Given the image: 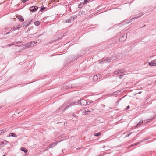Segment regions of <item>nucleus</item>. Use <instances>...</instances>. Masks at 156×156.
I'll list each match as a JSON object with an SVG mask.
<instances>
[{
  "label": "nucleus",
  "mask_w": 156,
  "mask_h": 156,
  "mask_svg": "<svg viewBox=\"0 0 156 156\" xmlns=\"http://www.w3.org/2000/svg\"><path fill=\"white\" fill-rule=\"evenodd\" d=\"M78 105H80L82 106H84L87 104V102L84 100H81L80 101H78L77 102Z\"/></svg>",
  "instance_id": "1"
},
{
  "label": "nucleus",
  "mask_w": 156,
  "mask_h": 156,
  "mask_svg": "<svg viewBox=\"0 0 156 156\" xmlns=\"http://www.w3.org/2000/svg\"><path fill=\"white\" fill-rule=\"evenodd\" d=\"M76 17H77L75 16H72L70 17L68 20H66V23H68L73 21Z\"/></svg>",
  "instance_id": "2"
},
{
  "label": "nucleus",
  "mask_w": 156,
  "mask_h": 156,
  "mask_svg": "<svg viewBox=\"0 0 156 156\" xmlns=\"http://www.w3.org/2000/svg\"><path fill=\"white\" fill-rule=\"evenodd\" d=\"M37 6H33L30 8V12H34L38 9Z\"/></svg>",
  "instance_id": "3"
},
{
  "label": "nucleus",
  "mask_w": 156,
  "mask_h": 156,
  "mask_svg": "<svg viewBox=\"0 0 156 156\" xmlns=\"http://www.w3.org/2000/svg\"><path fill=\"white\" fill-rule=\"evenodd\" d=\"M149 65L151 66H155L156 65V60L152 61L151 62L149 63Z\"/></svg>",
  "instance_id": "4"
},
{
  "label": "nucleus",
  "mask_w": 156,
  "mask_h": 156,
  "mask_svg": "<svg viewBox=\"0 0 156 156\" xmlns=\"http://www.w3.org/2000/svg\"><path fill=\"white\" fill-rule=\"evenodd\" d=\"M111 59H110L109 58H107L106 60H103L101 61L100 63L101 64L103 63H109L111 62Z\"/></svg>",
  "instance_id": "5"
},
{
  "label": "nucleus",
  "mask_w": 156,
  "mask_h": 156,
  "mask_svg": "<svg viewBox=\"0 0 156 156\" xmlns=\"http://www.w3.org/2000/svg\"><path fill=\"white\" fill-rule=\"evenodd\" d=\"M31 22V21L30 22L29 21H25V22L23 23V27H26L27 25H28V24H29Z\"/></svg>",
  "instance_id": "6"
},
{
  "label": "nucleus",
  "mask_w": 156,
  "mask_h": 156,
  "mask_svg": "<svg viewBox=\"0 0 156 156\" xmlns=\"http://www.w3.org/2000/svg\"><path fill=\"white\" fill-rule=\"evenodd\" d=\"M58 142H59V141H58L57 142H54L51 144L50 145V147H51L52 148H53L57 145V143Z\"/></svg>",
  "instance_id": "7"
},
{
  "label": "nucleus",
  "mask_w": 156,
  "mask_h": 156,
  "mask_svg": "<svg viewBox=\"0 0 156 156\" xmlns=\"http://www.w3.org/2000/svg\"><path fill=\"white\" fill-rule=\"evenodd\" d=\"M21 26L20 25H18V27H13V30H16L17 29H19L21 27Z\"/></svg>",
  "instance_id": "8"
},
{
  "label": "nucleus",
  "mask_w": 156,
  "mask_h": 156,
  "mask_svg": "<svg viewBox=\"0 0 156 156\" xmlns=\"http://www.w3.org/2000/svg\"><path fill=\"white\" fill-rule=\"evenodd\" d=\"M9 136H13L14 137H17V136L13 133H10L9 134Z\"/></svg>",
  "instance_id": "9"
},
{
  "label": "nucleus",
  "mask_w": 156,
  "mask_h": 156,
  "mask_svg": "<svg viewBox=\"0 0 156 156\" xmlns=\"http://www.w3.org/2000/svg\"><path fill=\"white\" fill-rule=\"evenodd\" d=\"M78 105L77 102H72L69 104V105L70 107H71L73 105Z\"/></svg>",
  "instance_id": "10"
},
{
  "label": "nucleus",
  "mask_w": 156,
  "mask_h": 156,
  "mask_svg": "<svg viewBox=\"0 0 156 156\" xmlns=\"http://www.w3.org/2000/svg\"><path fill=\"white\" fill-rule=\"evenodd\" d=\"M98 80V76L97 75L94 76L93 77V80L95 81H96Z\"/></svg>",
  "instance_id": "11"
},
{
  "label": "nucleus",
  "mask_w": 156,
  "mask_h": 156,
  "mask_svg": "<svg viewBox=\"0 0 156 156\" xmlns=\"http://www.w3.org/2000/svg\"><path fill=\"white\" fill-rule=\"evenodd\" d=\"M6 131V128L0 131V135L2 134L5 133Z\"/></svg>",
  "instance_id": "12"
},
{
  "label": "nucleus",
  "mask_w": 156,
  "mask_h": 156,
  "mask_svg": "<svg viewBox=\"0 0 156 156\" xmlns=\"http://www.w3.org/2000/svg\"><path fill=\"white\" fill-rule=\"evenodd\" d=\"M21 150L22 151L24 152L25 153H26L27 152V149L24 147H22L21 148Z\"/></svg>",
  "instance_id": "13"
},
{
  "label": "nucleus",
  "mask_w": 156,
  "mask_h": 156,
  "mask_svg": "<svg viewBox=\"0 0 156 156\" xmlns=\"http://www.w3.org/2000/svg\"><path fill=\"white\" fill-rule=\"evenodd\" d=\"M18 19L21 21L23 22L24 21V19L21 16H18Z\"/></svg>",
  "instance_id": "14"
},
{
  "label": "nucleus",
  "mask_w": 156,
  "mask_h": 156,
  "mask_svg": "<svg viewBox=\"0 0 156 156\" xmlns=\"http://www.w3.org/2000/svg\"><path fill=\"white\" fill-rule=\"evenodd\" d=\"M126 36L124 37V36H122L121 38H120L119 39V41H124L126 39Z\"/></svg>",
  "instance_id": "15"
},
{
  "label": "nucleus",
  "mask_w": 156,
  "mask_h": 156,
  "mask_svg": "<svg viewBox=\"0 0 156 156\" xmlns=\"http://www.w3.org/2000/svg\"><path fill=\"white\" fill-rule=\"evenodd\" d=\"M143 121H142L141 122H140L136 125L135 126V127L136 128L138 126L140 125L141 124L143 123Z\"/></svg>",
  "instance_id": "16"
},
{
  "label": "nucleus",
  "mask_w": 156,
  "mask_h": 156,
  "mask_svg": "<svg viewBox=\"0 0 156 156\" xmlns=\"http://www.w3.org/2000/svg\"><path fill=\"white\" fill-rule=\"evenodd\" d=\"M84 112L85 113V115H87L89 114L90 112L89 111H84Z\"/></svg>",
  "instance_id": "17"
},
{
  "label": "nucleus",
  "mask_w": 156,
  "mask_h": 156,
  "mask_svg": "<svg viewBox=\"0 0 156 156\" xmlns=\"http://www.w3.org/2000/svg\"><path fill=\"white\" fill-rule=\"evenodd\" d=\"M25 46L27 48H30L31 47V45L29 44V43L26 44H25Z\"/></svg>",
  "instance_id": "18"
},
{
  "label": "nucleus",
  "mask_w": 156,
  "mask_h": 156,
  "mask_svg": "<svg viewBox=\"0 0 156 156\" xmlns=\"http://www.w3.org/2000/svg\"><path fill=\"white\" fill-rule=\"evenodd\" d=\"M34 24L36 26H38L40 24V22L39 21H36L34 23Z\"/></svg>",
  "instance_id": "19"
},
{
  "label": "nucleus",
  "mask_w": 156,
  "mask_h": 156,
  "mask_svg": "<svg viewBox=\"0 0 156 156\" xmlns=\"http://www.w3.org/2000/svg\"><path fill=\"white\" fill-rule=\"evenodd\" d=\"M40 41H41L39 40H38L35 41H33V42H34V45L35 44H36L37 43H39V42H40Z\"/></svg>",
  "instance_id": "20"
},
{
  "label": "nucleus",
  "mask_w": 156,
  "mask_h": 156,
  "mask_svg": "<svg viewBox=\"0 0 156 156\" xmlns=\"http://www.w3.org/2000/svg\"><path fill=\"white\" fill-rule=\"evenodd\" d=\"M34 42L33 41L29 43V44L31 45V47H33L34 46Z\"/></svg>",
  "instance_id": "21"
},
{
  "label": "nucleus",
  "mask_w": 156,
  "mask_h": 156,
  "mask_svg": "<svg viewBox=\"0 0 156 156\" xmlns=\"http://www.w3.org/2000/svg\"><path fill=\"white\" fill-rule=\"evenodd\" d=\"M101 133L99 132L98 133H95L94 134V136H99L101 135Z\"/></svg>",
  "instance_id": "22"
},
{
  "label": "nucleus",
  "mask_w": 156,
  "mask_h": 156,
  "mask_svg": "<svg viewBox=\"0 0 156 156\" xmlns=\"http://www.w3.org/2000/svg\"><path fill=\"white\" fill-rule=\"evenodd\" d=\"M118 71L119 72L121 73H123L124 72V70L122 69H120L119 70H118Z\"/></svg>",
  "instance_id": "23"
},
{
  "label": "nucleus",
  "mask_w": 156,
  "mask_h": 156,
  "mask_svg": "<svg viewBox=\"0 0 156 156\" xmlns=\"http://www.w3.org/2000/svg\"><path fill=\"white\" fill-rule=\"evenodd\" d=\"M119 73V72L118 71H115L114 72V73L115 75H116V74H118Z\"/></svg>",
  "instance_id": "24"
},
{
  "label": "nucleus",
  "mask_w": 156,
  "mask_h": 156,
  "mask_svg": "<svg viewBox=\"0 0 156 156\" xmlns=\"http://www.w3.org/2000/svg\"><path fill=\"white\" fill-rule=\"evenodd\" d=\"M69 107H70L69 105H67L65 108L64 110L66 109H68Z\"/></svg>",
  "instance_id": "25"
},
{
  "label": "nucleus",
  "mask_w": 156,
  "mask_h": 156,
  "mask_svg": "<svg viewBox=\"0 0 156 156\" xmlns=\"http://www.w3.org/2000/svg\"><path fill=\"white\" fill-rule=\"evenodd\" d=\"M69 107H70L69 105H67L65 108L64 110L66 109H68Z\"/></svg>",
  "instance_id": "26"
},
{
  "label": "nucleus",
  "mask_w": 156,
  "mask_h": 156,
  "mask_svg": "<svg viewBox=\"0 0 156 156\" xmlns=\"http://www.w3.org/2000/svg\"><path fill=\"white\" fill-rule=\"evenodd\" d=\"M51 148H51V147H50V145L48 147L47 150H48L49 149Z\"/></svg>",
  "instance_id": "27"
},
{
  "label": "nucleus",
  "mask_w": 156,
  "mask_h": 156,
  "mask_svg": "<svg viewBox=\"0 0 156 156\" xmlns=\"http://www.w3.org/2000/svg\"><path fill=\"white\" fill-rule=\"evenodd\" d=\"M45 9V7H41V11H43Z\"/></svg>",
  "instance_id": "28"
},
{
  "label": "nucleus",
  "mask_w": 156,
  "mask_h": 156,
  "mask_svg": "<svg viewBox=\"0 0 156 156\" xmlns=\"http://www.w3.org/2000/svg\"><path fill=\"white\" fill-rule=\"evenodd\" d=\"M22 2H23V3H25L28 1V0H22Z\"/></svg>",
  "instance_id": "29"
},
{
  "label": "nucleus",
  "mask_w": 156,
  "mask_h": 156,
  "mask_svg": "<svg viewBox=\"0 0 156 156\" xmlns=\"http://www.w3.org/2000/svg\"><path fill=\"white\" fill-rule=\"evenodd\" d=\"M89 0H84V3L85 4Z\"/></svg>",
  "instance_id": "30"
},
{
  "label": "nucleus",
  "mask_w": 156,
  "mask_h": 156,
  "mask_svg": "<svg viewBox=\"0 0 156 156\" xmlns=\"http://www.w3.org/2000/svg\"><path fill=\"white\" fill-rule=\"evenodd\" d=\"M123 77V76L122 75H120V76H119V77L120 79H121L122 78V77Z\"/></svg>",
  "instance_id": "31"
},
{
  "label": "nucleus",
  "mask_w": 156,
  "mask_h": 156,
  "mask_svg": "<svg viewBox=\"0 0 156 156\" xmlns=\"http://www.w3.org/2000/svg\"><path fill=\"white\" fill-rule=\"evenodd\" d=\"M131 133H129L127 135H126V136H129L130 135H131Z\"/></svg>",
  "instance_id": "32"
},
{
  "label": "nucleus",
  "mask_w": 156,
  "mask_h": 156,
  "mask_svg": "<svg viewBox=\"0 0 156 156\" xmlns=\"http://www.w3.org/2000/svg\"><path fill=\"white\" fill-rule=\"evenodd\" d=\"M73 116L74 117H76V115L75 114H73Z\"/></svg>",
  "instance_id": "33"
},
{
  "label": "nucleus",
  "mask_w": 156,
  "mask_h": 156,
  "mask_svg": "<svg viewBox=\"0 0 156 156\" xmlns=\"http://www.w3.org/2000/svg\"><path fill=\"white\" fill-rule=\"evenodd\" d=\"M129 108V106H127V108H126V109H128Z\"/></svg>",
  "instance_id": "34"
},
{
  "label": "nucleus",
  "mask_w": 156,
  "mask_h": 156,
  "mask_svg": "<svg viewBox=\"0 0 156 156\" xmlns=\"http://www.w3.org/2000/svg\"><path fill=\"white\" fill-rule=\"evenodd\" d=\"M14 44V43L12 44H9V45H8V46H10L11 45H13Z\"/></svg>",
  "instance_id": "35"
},
{
  "label": "nucleus",
  "mask_w": 156,
  "mask_h": 156,
  "mask_svg": "<svg viewBox=\"0 0 156 156\" xmlns=\"http://www.w3.org/2000/svg\"><path fill=\"white\" fill-rule=\"evenodd\" d=\"M81 13H82L81 12H79V15H80Z\"/></svg>",
  "instance_id": "36"
},
{
  "label": "nucleus",
  "mask_w": 156,
  "mask_h": 156,
  "mask_svg": "<svg viewBox=\"0 0 156 156\" xmlns=\"http://www.w3.org/2000/svg\"><path fill=\"white\" fill-rule=\"evenodd\" d=\"M139 144V143H136V144H134L135 145H137V144Z\"/></svg>",
  "instance_id": "37"
},
{
  "label": "nucleus",
  "mask_w": 156,
  "mask_h": 156,
  "mask_svg": "<svg viewBox=\"0 0 156 156\" xmlns=\"http://www.w3.org/2000/svg\"><path fill=\"white\" fill-rule=\"evenodd\" d=\"M4 141H3L2 142V144H4Z\"/></svg>",
  "instance_id": "38"
},
{
  "label": "nucleus",
  "mask_w": 156,
  "mask_h": 156,
  "mask_svg": "<svg viewBox=\"0 0 156 156\" xmlns=\"http://www.w3.org/2000/svg\"><path fill=\"white\" fill-rule=\"evenodd\" d=\"M141 91H140V92H138V94H141Z\"/></svg>",
  "instance_id": "39"
},
{
  "label": "nucleus",
  "mask_w": 156,
  "mask_h": 156,
  "mask_svg": "<svg viewBox=\"0 0 156 156\" xmlns=\"http://www.w3.org/2000/svg\"><path fill=\"white\" fill-rule=\"evenodd\" d=\"M81 4L79 5V6H80Z\"/></svg>",
  "instance_id": "40"
},
{
  "label": "nucleus",
  "mask_w": 156,
  "mask_h": 156,
  "mask_svg": "<svg viewBox=\"0 0 156 156\" xmlns=\"http://www.w3.org/2000/svg\"><path fill=\"white\" fill-rule=\"evenodd\" d=\"M81 4L79 5V6H80Z\"/></svg>",
  "instance_id": "41"
},
{
  "label": "nucleus",
  "mask_w": 156,
  "mask_h": 156,
  "mask_svg": "<svg viewBox=\"0 0 156 156\" xmlns=\"http://www.w3.org/2000/svg\"><path fill=\"white\" fill-rule=\"evenodd\" d=\"M79 148H77V149H79Z\"/></svg>",
  "instance_id": "42"
}]
</instances>
